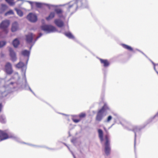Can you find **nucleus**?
I'll return each instance as SVG.
<instances>
[{
    "mask_svg": "<svg viewBox=\"0 0 158 158\" xmlns=\"http://www.w3.org/2000/svg\"><path fill=\"white\" fill-rule=\"evenodd\" d=\"M136 50L139 52H140L141 53H142L143 55H144L147 58H148V57L145 54H144L142 51H141L139 50V49H136Z\"/></svg>",
    "mask_w": 158,
    "mask_h": 158,
    "instance_id": "nucleus-39",
    "label": "nucleus"
},
{
    "mask_svg": "<svg viewBox=\"0 0 158 158\" xmlns=\"http://www.w3.org/2000/svg\"><path fill=\"white\" fill-rule=\"evenodd\" d=\"M46 5L49 9H51L52 7H56L54 5L50 4H46Z\"/></svg>",
    "mask_w": 158,
    "mask_h": 158,
    "instance_id": "nucleus-37",
    "label": "nucleus"
},
{
    "mask_svg": "<svg viewBox=\"0 0 158 158\" xmlns=\"http://www.w3.org/2000/svg\"><path fill=\"white\" fill-rule=\"evenodd\" d=\"M55 11L57 14L58 15L59 17L62 18L63 17V16L62 14L63 11L61 9L59 8L56 9L55 10Z\"/></svg>",
    "mask_w": 158,
    "mask_h": 158,
    "instance_id": "nucleus-24",
    "label": "nucleus"
},
{
    "mask_svg": "<svg viewBox=\"0 0 158 158\" xmlns=\"http://www.w3.org/2000/svg\"><path fill=\"white\" fill-rule=\"evenodd\" d=\"M64 34L66 37L70 39H74V36L70 32H65Z\"/></svg>",
    "mask_w": 158,
    "mask_h": 158,
    "instance_id": "nucleus-26",
    "label": "nucleus"
},
{
    "mask_svg": "<svg viewBox=\"0 0 158 158\" xmlns=\"http://www.w3.org/2000/svg\"><path fill=\"white\" fill-rule=\"evenodd\" d=\"M72 116L73 117H77V115H72Z\"/></svg>",
    "mask_w": 158,
    "mask_h": 158,
    "instance_id": "nucleus-52",
    "label": "nucleus"
},
{
    "mask_svg": "<svg viewBox=\"0 0 158 158\" xmlns=\"http://www.w3.org/2000/svg\"><path fill=\"white\" fill-rule=\"evenodd\" d=\"M121 45L123 48L126 49L128 51L135 52L133 48L131 47L123 44H121Z\"/></svg>",
    "mask_w": 158,
    "mask_h": 158,
    "instance_id": "nucleus-22",
    "label": "nucleus"
},
{
    "mask_svg": "<svg viewBox=\"0 0 158 158\" xmlns=\"http://www.w3.org/2000/svg\"><path fill=\"white\" fill-rule=\"evenodd\" d=\"M22 80L23 83H19L18 81L17 82H12L10 83L9 85L11 88L14 89H15L17 88H22L25 90H29L35 96V93L30 88L27 82L26 75L23 76Z\"/></svg>",
    "mask_w": 158,
    "mask_h": 158,
    "instance_id": "nucleus-1",
    "label": "nucleus"
},
{
    "mask_svg": "<svg viewBox=\"0 0 158 158\" xmlns=\"http://www.w3.org/2000/svg\"><path fill=\"white\" fill-rule=\"evenodd\" d=\"M10 24V21L8 20L2 21L0 24V29L6 34H7L8 32V27Z\"/></svg>",
    "mask_w": 158,
    "mask_h": 158,
    "instance_id": "nucleus-5",
    "label": "nucleus"
},
{
    "mask_svg": "<svg viewBox=\"0 0 158 158\" xmlns=\"http://www.w3.org/2000/svg\"><path fill=\"white\" fill-rule=\"evenodd\" d=\"M149 60L151 62L152 64L154 66V70L156 72V71H157L155 67L156 65L158 66V64H155L153 61H152L150 59H149Z\"/></svg>",
    "mask_w": 158,
    "mask_h": 158,
    "instance_id": "nucleus-33",
    "label": "nucleus"
},
{
    "mask_svg": "<svg viewBox=\"0 0 158 158\" xmlns=\"http://www.w3.org/2000/svg\"><path fill=\"white\" fill-rule=\"evenodd\" d=\"M136 50L139 52H140L141 53H142L143 55H144L147 58H148V57L145 54H144L142 51H141L139 50V49H136Z\"/></svg>",
    "mask_w": 158,
    "mask_h": 158,
    "instance_id": "nucleus-41",
    "label": "nucleus"
},
{
    "mask_svg": "<svg viewBox=\"0 0 158 158\" xmlns=\"http://www.w3.org/2000/svg\"><path fill=\"white\" fill-rule=\"evenodd\" d=\"M19 29V25L17 22H15L11 25V30L12 32H15Z\"/></svg>",
    "mask_w": 158,
    "mask_h": 158,
    "instance_id": "nucleus-14",
    "label": "nucleus"
},
{
    "mask_svg": "<svg viewBox=\"0 0 158 158\" xmlns=\"http://www.w3.org/2000/svg\"><path fill=\"white\" fill-rule=\"evenodd\" d=\"M14 79V77H12L10 78V80H11V79Z\"/></svg>",
    "mask_w": 158,
    "mask_h": 158,
    "instance_id": "nucleus-55",
    "label": "nucleus"
},
{
    "mask_svg": "<svg viewBox=\"0 0 158 158\" xmlns=\"http://www.w3.org/2000/svg\"><path fill=\"white\" fill-rule=\"evenodd\" d=\"M98 136L101 142H102L103 140V132L101 129H98Z\"/></svg>",
    "mask_w": 158,
    "mask_h": 158,
    "instance_id": "nucleus-21",
    "label": "nucleus"
},
{
    "mask_svg": "<svg viewBox=\"0 0 158 158\" xmlns=\"http://www.w3.org/2000/svg\"><path fill=\"white\" fill-rule=\"evenodd\" d=\"M8 139V134L5 131L0 130V142Z\"/></svg>",
    "mask_w": 158,
    "mask_h": 158,
    "instance_id": "nucleus-15",
    "label": "nucleus"
},
{
    "mask_svg": "<svg viewBox=\"0 0 158 158\" xmlns=\"http://www.w3.org/2000/svg\"><path fill=\"white\" fill-rule=\"evenodd\" d=\"M136 50L139 52H140L141 53H142L143 55H144L147 58H148V57L145 54H144L142 51H141L139 50V49H136Z\"/></svg>",
    "mask_w": 158,
    "mask_h": 158,
    "instance_id": "nucleus-42",
    "label": "nucleus"
},
{
    "mask_svg": "<svg viewBox=\"0 0 158 158\" xmlns=\"http://www.w3.org/2000/svg\"><path fill=\"white\" fill-rule=\"evenodd\" d=\"M55 16V13L54 12H51L49 16L46 17V20L48 21L52 19H53Z\"/></svg>",
    "mask_w": 158,
    "mask_h": 158,
    "instance_id": "nucleus-25",
    "label": "nucleus"
},
{
    "mask_svg": "<svg viewBox=\"0 0 158 158\" xmlns=\"http://www.w3.org/2000/svg\"><path fill=\"white\" fill-rule=\"evenodd\" d=\"M38 39H37V37L34 40V42L33 44H34L35 43V42Z\"/></svg>",
    "mask_w": 158,
    "mask_h": 158,
    "instance_id": "nucleus-48",
    "label": "nucleus"
},
{
    "mask_svg": "<svg viewBox=\"0 0 158 158\" xmlns=\"http://www.w3.org/2000/svg\"><path fill=\"white\" fill-rule=\"evenodd\" d=\"M8 136L9 138H11L19 142H20L21 141L19 138L17 136L15 135V134L12 133H8Z\"/></svg>",
    "mask_w": 158,
    "mask_h": 158,
    "instance_id": "nucleus-17",
    "label": "nucleus"
},
{
    "mask_svg": "<svg viewBox=\"0 0 158 158\" xmlns=\"http://www.w3.org/2000/svg\"><path fill=\"white\" fill-rule=\"evenodd\" d=\"M105 152L106 156H108L110 153L111 148L110 145V142L108 136L106 135L105 136Z\"/></svg>",
    "mask_w": 158,
    "mask_h": 158,
    "instance_id": "nucleus-7",
    "label": "nucleus"
},
{
    "mask_svg": "<svg viewBox=\"0 0 158 158\" xmlns=\"http://www.w3.org/2000/svg\"><path fill=\"white\" fill-rule=\"evenodd\" d=\"M15 10L16 11L17 15L20 17H21L23 15V11L20 9L17 8H15Z\"/></svg>",
    "mask_w": 158,
    "mask_h": 158,
    "instance_id": "nucleus-27",
    "label": "nucleus"
},
{
    "mask_svg": "<svg viewBox=\"0 0 158 158\" xmlns=\"http://www.w3.org/2000/svg\"><path fill=\"white\" fill-rule=\"evenodd\" d=\"M83 1H75L74 3H73L71 5H69L68 9H70L73 8L75 9V12L77 10V8H87L88 7V5L86 2H84Z\"/></svg>",
    "mask_w": 158,
    "mask_h": 158,
    "instance_id": "nucleus-3",
    "label": "nucleus"
},
{
    "mask_svg": "<svg viewBox=\"0 0 158 158\" xmlns=\"http://www.w3.org/2000/svg\"><path fill=\"white\" fill-rule=\"evenodd\" d=\"M72 154H73V156L74 158H76L75 156H74V154L72 152Z\"/></svg>",
    "mask_w": 158,
    "mask_h": 158,
    "instance_id": "nucleus-53",
    "label": "nucleus"
},
{
    "mask_svg": "<svg viewBox=\"0 0 158 158\" xmlns=\"http://www.w3.org/2000/svg\"><path fill=\"white\" fill-rule=\"evenodd\" d=\"M5 93V91H4V92H3L2 93V94H3L4 93Z\"/></svg>",
    "mask_w": 158,
    "mask_h": 158,
    "instance_id": "nucleus-58",
    "label": "nucleus"
},
{
    "mask_svg": "<svg viewBox=\"0 0 158 158\" xmlns=\"http://www.w3.org/2000/svg\"><path fill=\"white\" fill-rule=\"evenodd\" d=\"M41 29L45 32L47 34L54 32L57 31L56 27L51 25L44 24L40 27Z\"/></svg>",
    "mask_w": 158,
    "mask_h": 158,
    "instance_id": "nucleus-4",
    "label": "nucleus"
},
{
    "mask_svg": "<svg viewBox=\"0 0 158 158\" xmlns=\"http://www.w3.org/2000/svg\"><path fill=\"white\" fill-rule=\"evenodd\" d=\"M59 114H62V115H64L66 116H68V115L67 114H64V113H59Z\"/></svg>",
    "mask_w": 158,
    "mask_h": 158,
    "instance_id": "nucleus-50",
    "label": "nucleus"
},
{
    "mask_svg": "<svg viewBox=\"0 0 158 158\" xmlns=\"http://www.w3.org/2000/svg\"><path fill=\"white\" fill-rule=\"evenodd\" d=\"M54 22L55 24L58 27H61L64 26V23L60 19H55Z\"/></svg>",
    "mask_w": 158,
    "mask_h": 158,
    "instance_id": "nucleus-18",
    "label": "nucleus"
},
{
    "mask_svg": "<svg viewBox=\"0 0 158 158\" xmlns=\"http://www.w3.org/2000/svg\"><path fill=\"white\" fill-rule=\"evenodd\" d=\"M158 117V112L153 117L150 118L147 122V124L152 122L155 118Z\"/></svg>",
    "mask_w": 158,
    "mask_h": 158,
    "instance_id": "nucleus-30",
    "label": "nucleus"
},
{
    "mask_svg": "<svg viewBox=\"0 0 158 158\" xmlns=\"http://www.w3.org/2000/svg\"><path fill=\"white\" fill-rule=\"evenodd\" d=\"M14 13L12 10H10L5 14V16H6L8 15H14Z\"/></svg>",
    "mask_w": 158,
    "mask_h": 158,
    "instance_id": "nucleus-31",
    "label": "nucleus"
},
{
    "mask_svg": "<svg viewBox=\"0 0 158 158\" xmlns=\"http://www.w3.org/2000/svg\"><path fill=\"white\" fill-rule=\"evenodd\" d=\"M27 19L30 22H35L37 20V17L36 15L32 13H29L27 16Z\"/></svg>",
    "mask_w": 158,
    "mask_h": 158,
    "instance_id": "nucleus-11",
    "label": "nucleus"
},
{
    "mask_svg": "<svg viewBox=\"0 0 158 158\" xmlns=\"http://www.w3.org/2000/svg\"><path fill=\"white\" fill-rule=\"evenodd\" d=\"M6 44V42L5 41H0V48L3 47Z\"/></svg>",
    "mask_w": 158,
    "mask_h": 158,
    "instance_id": "nucleus-32",
    "label": "nucleus"
},
{
    "mask_svg": "<svg viewBox=\"0 0 158 158\" xmlns=\"http://www.w3.org/2000/svg\"><path fill=\"white\" fill-rule=\"evenodd\" d=\"M114 115L115 116H117V114H114Z\"/></svg>",
    "mask_w": 158,
    "mask_h": 158,
    "instance_id": "nucleus-57",
    "label": "nucleus"
},
{
    "mask_svg": "<svg viewBox=\"0 0 158 158\" xmlns=\"http://www.w3.org/2000/svg\"><path fill=\"white\" fill-rule=\"evenodd\" d=\"M4 56V54L1 52L0 53V56L1 57H3Z\"/></svg>",
    "mask_w": 158,
    "mask_h": 158,
    "instance_id": "nucleus-44",
    "label": "nucleus"
},
{
    "mask_svg": "<svg viewBox=\"0 0 158 158\" xmlns=\"http://www.w3.org/2000/svg\"><path fill=\"white\" fill-rule=\"evenodd\" d=\"M7 8V6L4 4H2L1 5V13H2L6 10Z\"/></svg>",
    "mask_w": 158,
    "mask_h": 158,
    "instance_id": "nucleus-29",
    "label": "nucleus"
},
{
    "mask_svg": "<svg viewBox=\"0 0 158 158\" xmlns=\"http://www.w3.org/2000/svg\"><path fill=\"white\" fill-rule=\"evenodd\" d=\"M46 148H47L48 149H52L50 148H48L46 147Z\"/></svg>",
    "mask_w": 158,
    "mask_h": 158,
    "instance_id": "nucleus-56",
    "label": "nucleus"
},
{
    "mask_svg": "<svg viewBox=\"0 0 158 158\" xmlns=\"http://www.w3.org/2000/svg\"><path fill=\"white\" fill-rule=\"evenodd\" d=\"M109 110V107L107 104L105 103L102 107L98 112L96 117V120L101 121L106 115L107 111Z\"/></svg>",
    "mask_w": 158,
    "mask_h": 158,
    "instance_id": "nucleus-2",
    "label": "nucleus"
},
{
    "mask_svg": "<svg viewBox=\"0 0 158 158\" xmlns=\"http://www.w3.org/2000/svg\"><path fill=\"white\" fill-rule=\"evenodd\" d=\"M6 2L9 4L10 6H12L14 5L15 4V2H14V1H6Z\"/></svg>",
    "mask_w": 158,
    "mask_h": 158,
    "instance_id": "nucleus-34",
    "label": "nucleus"
},
{
    "mask_svg": "<svg viewBox=\"0 0 158 158\" xmlns=\"http://www.w3.org/2000/svg\"><path fill=\"white\" fill-rule=\"evenodd\" d=\"M112 117L111 115H109L108 116L107 118V119L106 121H105V122L108 123L112 119Z\"/></svg>",
    "mask_w": 158,
    "mask_h": 158,
    "instance_id": "nucleus-35",
    "label": "nucleus"
},
{
    "mask_svg": "<svg viewBox=\"0 0 158 158\" xmlns=\"http://www.w3.org/2000/svg\"><path fill=\"white\" fill-rule=\"evenodd\" d=\"M136 50L139 52H140L141 53H142L143 55H144L147 58H148V57L145 54H144L142 51H141L139 50V49H136Z\"/></svg>",
    "mask_w": 158,
    "mask_h": 158,
    "instance_id": "nucleus-40",
    "label": "nucleus"
},
{
    "mask_svg": "<svg viewBox=\"0 0 158 158\" xmlns=\"http://www.w3.org/2000/svg\"><path fill=\"white\" fill-rule=\"evenodd\" d=\"M28 2L30 3L32 6L35 5L38 8H41L42 6V3L38 2H33L28 1Z\"/></svg>",
    "mask_w": 158,
    "mask_h": 158,
    "instance_id": "nucleus-20",
    "label": "nucleus"
},
{
    "mask_svg": "<svg viewBox=\"0 0 158 158\" xmlns=\"http://www.w3.org/2000/svg\"><path fill=\"white\" fill-rule=\"evenodd\" d=\"M12 44L15 48H17L20 44V41L18 38H15L13 40Z\"/></svg>",
    "mask_w": 158,
    "mask_h": 158,
    "instance_id": "nucleus-23",
    "label": "nucleus"
},
{
    "mask_svg": "<svg viewBox=\"0 0 158 158\" xmlns=\"http://www.w3.org/2000/svg\"><path fill=\"white\" fill-rule=\"evenodd\" d=\"M4 71L7 75H11L13 72L12 64L10 62H7L5 64Z\"/></svg>",
    "mask_w": 158,
    "mask_h": 158,
    "instance_id": "nucleus-9",
    "label": "nucleus"
},
{
    "mask_svg": "<svg viewBox=\"0 0 158 158\" xmlns=\"http://www.w3.org/2000/svg\"><path fill=\"white\" fill-rule=\"evenodd\" d=\"M99 60L101 63L103 64V66L105 68L108 67L110 65V63L107 60L102 59L99 58Z\"/></svg>",
    "mask_w": 158,
    "mask_h": 158,
    "instance_id": "nucleus-19",
    "label": "nucleus"
},
{
    "mask_svg": "<svg viewBox=\"0 0 158 158\" xmlns=\"http://www.w3.org/2000/svg\"><path fill=\"white\" fill-rule=\"evenodd\" d=\"M43 34L41 33H39V35L37 36V39H39L43 35Z\"/></svg>",
    "mask_w": 158,
    "mask_h": 158,
    "instance_id": "nucleus-43",
    "label": "nucleus"
},
{
    "mask_svg": "<svg viewBox=\"0 0 158 158\" xmlns=\"http://www.w3.org/2000/svg\"><path fill=\"white\" fill-rule=\"evenodd\" d=\"M9 52L11 60L13 62L16 61L17 60L16 54L13 48L9 47Z\"/></svg>",
    "mask_w": 158,
    "mask_h": 158,
    "instance_id": "nucleus-10",
    "label": "nucleus"
},
{
    "mask_svg": "<svg viewBox=\"0 0 158 158\" xmlns=\"http://www.w3.org/2000/svg\"><path fill=\"white\" fill-rule=\"evenodd\" d=\"M2 103H0V112L1 111L2 109Z\"/></svg>",
    "mask_w": 158,
    "mask_h": 158,
    "instance_id": "nucleus-46",
    "label": "nucleus"
},
{
    "mask_svg": "<svg viewBox=\"0 0 158 158\" xmlns=\"http://www.w3.org/2000/svg\"><path fill=\"white\" fill-rule=\"evenodd\" d=\"M27 65L26 62L25 64L23 62L20 61L15 65V67L18 69H21L22 75V76L26 75V71L27 69Z\"/></svg>",
    "mask_w": 158,
    "mask_h": 158,
    "instance_id": "nucleus-8",
    "label": "nucleus"
},
{
    "mask_svg": "<svg viewBox=\"0 0 158 158\" xmlns=\"http://www.w3.org/2000/svg\"><path fill=\"white\" fill-rule=\"evenodd\" d=\"M29 145L31 146H35V147H41V146H40L35 145H32L31 144H30Z\"/></svg>",
    "mask_w": 158,
    "mask_h": 158,
    "instance_id": "nucleus-47",
    "label": "nucleus"
},
{
    "mask_svg": "<svg viewBox=\"0 0 158 158\" xmlns=\"http://www.w3.org/2000/svg\"><path fill=\"white\" fill-rule=\"evenodd\" d=\"M6 94H5L4 95H3L2 96V97H4V96H6Z\"/></svg>",
    "mask_w": 158,
    "mask_h": 158,
    "instance_id": "nucleus-54",
    "label": "nucleus"
},
{
    "mask_svg": "<svg viewBox=\"0 0 158 158\" xmlns=\"http://www.w3.org/2000/svg\"><path fill=\"white\" fill-rule=\"evenodd\" d=\"M34 45V44H32L31 45V46L29 48V49H30V50L31 49L32 47L33 46V45Z\"/></svg>",
    "mask_w": 158,
    "mask_h": 158,
    "instance_id": "nucleus-49",
    "label": "nucleus"
},
{
    "mask_svg": "<svg viewBox=\"0 0 158 158\" xmlns=\"http://www.w3.org/2000/svg\"><path fill=\"white\" fill-rule=\"evenodd\" d=\"M33 36V34L32 33H29L26 35V41L27 44H30L32 42Z\"/></svg>",
    "mask_w": 158,
    "mask_h": 158,
    "instance_id": "nucleus-13",
    "label": "nucleus"
},
{
    "mask_svg": "<svg viewBox=\"0 0 158 158\" xmlns=\"http://www.w3.org/2000/svg\"><path fill=\"white\" fill-rule=\"evenodd\" d=\"M145 126L142 127L141 126H134L133 127L132 131L135 133V139H134V149L135 150L136 145V137L138 135H140L141 134V130Z\"/></svg>",
    "mask_w": 158,
    "mask_h": 158,
    "instance_id": "nucleus-6",
    "label": "nucleus"
},
{
    "mask_svg": "<svg viewBox=\"0 0 158 158\" xmlns=\"http://www.w3.org/2000/svg\"><path fill=\"white\" fill-rule=\"evenodd\" d=\"M0 122L2 123H5L6 122V118L4 115H1L0 116Z\"/></svg>",
    "mask_w": 158,
    "mask_h": 158,
    "instance_id": "nucleus-28",
    "label": "nucleus"
},
{
    "mask_svg": "<svg viewBox=\"0 0 158 158\" xmlns=\"http://www.w3.org/2000/svg\"><path fill=\"white\" fill-rule=\"evenodd\" d=\"M119 123L124 127L129 130H131L129 129V127L131 126V125L130 123L125 120L122 119L119 122Z\"/></svg>",
    "mask_w": 158,
    "mask_h": 158,
    "instance_id": "nucleus-12",
    "label": "nucleus"
},
{
    "mask_svg": "<svg viewBox=\"0 0 158 158\" xmlns=\"http://www.w3.org/2000/svg\"><path fill=\"white\" fill-rule=\"evenodd\" d=\"M30 54V51L24 50L21 52V54L23 56L27 57L26 60V64H27Z\"/></svg>",
    "mask_w": 158,
    "mask_h": 158,
    "instance_id": "nucleus-16",
    "label": "nucleus"
},
{
    "mask_svg": "<svg viewBox=\"0 0 158 158\" xmlns=\"http://www.w3.org/2000/svg\"><path fill=\"white\" fill-rule=\"evenodd\" d=\"M75 139H72L71 140V142L72 143H74V142H75Z\"/></svg>",
    "mask_w": 158,
    "mask_h": 158,
    "instance_id": "nucleus-51",
    "label": "nucleus"
},
{
    "mask_svg": "<svg viewBox=\"0 0 158 158\" xmlns=\"http://www.w3.org/2000/svg\"><path fill=\"white\" fill-rule=\"evenodd\" d=\"M15 76H16L18 77V79H19V74H18V73L17 72L15 73Z\"/></svg>",
    "mask_w": 158,
    "mask_h": 158,
    "instance_id": "nucleus-45",
    "label": "nucleus"
},
{
    "mask_svg": "<svg viewBox=\"0 0 158 158\" xmlns=\"http://www.w3.org/2000/svg\"><path fill=\"white\" fill-rule=\"evenodd\" d=\"M72 120L75 123H78L80 121V119H75L73 118H72Z\"/></svg>",
    "mask_w": 158,
    "mask_h": 158,
    "instance_id": "nucleus-38",
    "label": "nucleus"
},
{
    "mask_svg": "<svg viewBox=\"0 0 158 158\" xmlns=\"http://www.w3.org/2000/svg\"><path fill=\"white\" fill-rule=\"evenodd\" d=\"M85 114L84 113H81L79 115V117L80 118H82L85 117Z\"/></svg>",
    "mask_w": 158,
    "mask_h": 158,
    "instance_id": "nucleus-36",
    "label": "nucleus"
},
{
    "mask_svg": "<svg viewBox=\"0 0 158 158\" xmlns=\"http://www.w3.org/2000/svg\"><path fill=\"white\" fill-rule=\"evenodd\" d=\"M69 149V147H67Z\"/></svg>",
    "mask_w": 158,
    "mask_h": 158,
    "instance_id": "nucleus-59",
    "label": "nucleus"
}]
</instances>
